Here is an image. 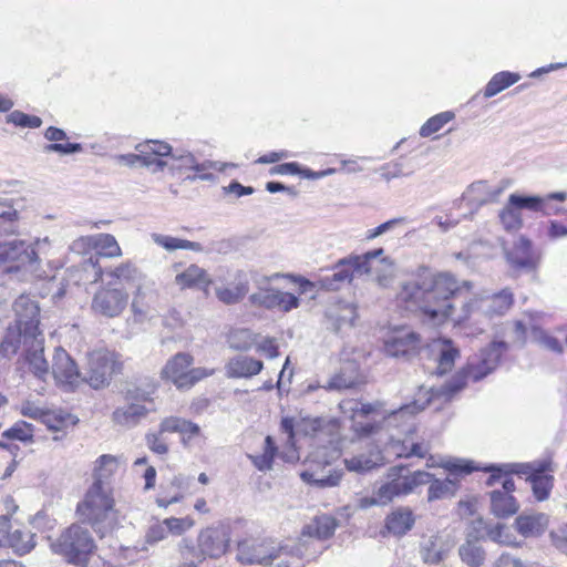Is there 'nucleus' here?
<instances>
[{"instance_id":"obj_1","label":"nucleus","mask_w":567,"mask_h":567,"mask_svg":"<svg viewBox=\"0 0 567 567\" xmlns=\"http://www.w3.org/2000/svg\"><path fill=\"white\" fill-rule=\"evenodd\" d=\"M472 288L471 281L458 285L451 274L435 275L423 269L401 284L396 302L409 311L420 312L433 326L450 319L455 324L475 327L483 332L494 318L504 316L512 308L514 295L507 288L494 295H475L456 309L451 299Z\"/></svg>"},{"instance_id":"obj_2","label":"nucleus","mask_w":567,"mask_h":567,"mask_svg":"<svg viewBox=\"0 0 567 567\" xmlns=\"http://www.w3.org/2000/svg\"><path fill=\"white\" fill-rule=\"evenodd\" d=\"M508 344L504 341H492L487 347L483 348L478 353L472 355L466 365L458 371L453 378L441 388H431L427 392L423 393L420 390L419 398L411 404H406L395 411L390 417L389 423H394L399 420H405L404 429L402 430L405 436L392 440L389 449L398 457H425L430 451V445L424 441H415L413 434L415 425L412 422L413 415L426 408L431 400L435 396L450 400L454 394L461 391L468 381L477 382L489 373L495 371L498 367L502 355L507 351Z\"/></svg>"},{"instance_id":"obj_3","label":"nucleus","mask_w":567,"mask_h":567,"mask_svg":"<svg viewBox=\"0 0 567 567\" xmlns=\"http://www.w3.org/2000/svg\"><path fill=\"white\" fill-rule=\"evenodd\" d=\"M49 245L48 238L37 239L33 244L19 239L0 243V267L10 274H18L21 280H52L58 267L49 261L43 268L39 257Z\"/></svg>"},{"instance_id":"obj_4","label":"nucleus","mask_w":567,"mask_h":567,"mask_svg":"<svg viewBox=\"0 0 567 567\" xmlns=\"http://www.w3.org/2000/svg\"><path fill=\"white\" fill-rule=\"evenodd\" d=\"M76 513L83 522L104 535L113 529L117 520V511L112 485L93 482L76 506Z\"/></svg>"},{"instance_id":"obj_5","label":"nucleus","mask_w":567,"mask_h":567,"mask_svg":"<svg viewBox=\"0 0 567 567\" xmlns=\"http://www.w3.org/2000/svg\"><path fill=\"white\" fill-rule=\"evenodd\" d=\"M16 315L14 324L9 326L0 343V354L4 358L13 357L20 349L21 340L40 336V308L29 296L21 295L13 302Z\"/></svg>"},{"instance_id":"obj_6","label":"nucleus","mask_w":567,"mask_h":567,"mask_svg":"<svg viewBox=\"0 0 567 567\" xmlns=\"http://www.w3.org/2000/svg\"><path fill=\"white\" fill-rule=\"evenodd\" d=\"M53 549L70 564L86 567L89 558L95 549V542L86 526L72 524L61 533L53 544Z\"/></svg>"},{"instance_id":"obj_7","label":"nucleus","mask_w":567,"mask_h":567,"mask_svg":"<svg viewBox=\"0 0 567 567\" xmlns=\"http://www.w3.org/2000/svg\"><path fill=\"white\" fill-rule=\"evenodd\" d=\"M154 410L151 392L130 388L124 394V404L113 411L112 421L120 427L133 429Z\"/></svg>"},{"instance_id":"obj_8","label":"nucleus","mask_w":567,"mask_h":567,"mask_svg":"<svg viewBox=\"0 0 567 567\" xmlns=\"http://www.w3.org/2000/svg\"><path fill=\"white\" fill-rule=\"evenodd\" d=\"M499 471L526 475L532 484V489L537 501H545L549 497L554 486L553 473L555 472L551 460L545 458L530 463H512L499 467Z\"/></svg>"},{"instance_id":"obj_9","label":"nucleus","mask_w":567,"mask_h":567,"mask_svg":"<svg viewBox=\"0 0 567 567\" xmlns=\"http://www.w3.org/2000/svg\"><path fill=\"white\" fill-rule=\"evenodd\" d=\"M122 369L118 354L109 350H95L87 355V365L83 383L99 390L109 385L113 374Z\"/></svg>"},{"instance_id":"obj_10","label":"nucleus","mask_w":567,"mask_h":567,"mask_svg":"<svg viewBox=\"0 0 567 567\" xmlns=\"http://www.w3.org/2000/svg\"><path fill=\"white\" fill-rule=\"evenodd\" d=\"M429 477L424 471L410 473L405 466H393L388 471L386 482L378 489L388 505L395 497L408 495L417 486L425 485Z\"/></svg>"},{"instance_id":"obj_11","label":"nucleus","mask_w":567,"mask_h":567,"mask_svg":"<svg viewBox=\"0 0 567 567\" xmlns=\"http://www.w3.org/2000/svg\"><path fill=\"white\" fill-rule=\"evenodd\" d=\"M336 527V519L327 515L318 516L306 525L296 547L298 557L307 560L316 558L323 549L322 546L316 547V540L330 538L334 534Z\"/></svg>"},{"instance_id":"obj_12","label":"nucleus","mask_w":567,"mask_h":567,"mask_svg":"<svg viewBox=\"0 0 567 567\" xmlns=\"http://www.w3.org/2000/svg\"><path fill=\"white\" fill-rule=\"evenodd\" d=\"M128 303V293L121 288L102 287L92 298L91 309L105 318L120 317Z\"/></svg>"},{"instance_id":"obj_13","label":"nucleus","mask_w":567,"mask_h":567,"mask_svg":"<svg viewBox=\"0 0 567 567\" xmlns=\"http://www.w3.org/2000/svg\"><path fill=\"white\" fill-rule=\"evenodd\" d=\"M51 374L56 384L68 392H72L83 384V377L75 362L62 348H56L54 351Z\"/></svg>"},{"instance_id":"obj_14","label":"nucleus","mask_w":567,"mask_h":567,"mask_svg":"<svg viewBox=\"0 0 567 567\" xmlns=\"http://www.w3.org/2000/svg\"><path fill=\"white\" fill-rule=\"evenodd\" d=\"M280 549L267 538H246L238 543L237 559L241 564H265L280 557Z\"/></svg>"},{"instance_id":"obj_15","label":"nucleus","mask_w":567,"mask_h":567,"mask_svg":"<svg viewBox=\"0 0 567 567\" xmlns=\"http://www.w3.org/2000/svg\"><path fill=\"white\" fill-rule=\"evenodd\" d=\"M280 430L286 434V443L289 445V452L285 453L282 457L287 462H292L297 456L293 449V437L296 434H303L306 436H318L324 432V421L322 419H302L295 423L291 417H284L280 423Z\"/></svg>"},{"instance_id":"obj_16","label":"nucleus","mask_w":567,"mask_h":567,"mask_svg":"<svg viewBox=\"0 0 567 567\" xmlns=\"http://www.w3.org/2000/svg\"><path fill=\"white\" fill-rule=\"evenodd\" d=\"M43 334L28 337L21 340L20 348L23 349V359L29 370L40 380L50 375V367L44 358Z\"/></svg>"},{"instance_id":"obj_17","label":"nucleus","mask_w":567,"mask_h":567,"mask_svg":"<svg viewBox=\"0 0 567 567\" xmlns=\"http://www.w3.org/2000/svg\"><path fill=\"white\" fill-rule=\"evenodd\" d=\"M229 545V535L224 527H206L197 537V557L218 558L223 556Z\"/></svg>"},{"instance_id":"obj_18","label":"nucleus","mask_w":567,"mask_h":567,"mask_svg":"<svg viewBox=\"0 0 567 567\" xmlns=\"http://www.w3.org/2000/svg\"><path fill=\"white\" fill-rule=\"evenodd\" d=\"M252 306L264 307L269 310L289 312L299 307V298L290 292L270 289L268 291H256L249 296Z\"/></svg>"},{"instance_id":"obj_19","label":"nucleus","mask_w":567,"mask_h":567,"mask_svg":"<svg viewBox=\"0 0 567 567\" xmlns=\"http://www.w3.org/2000/svg\"><path fill=\"white\" fill-rule=\"evenodd\" d=\"M339 409L353 421L351 429L358 437H368L377 433L378 425L375 423L357 421L358 416H367L374 411L372 404L360 403L355 400H343L340 402Z\"/></svg>"},{"instance_id":"obj_20","label":"nucleus","mask_w":567,"mask_h":567,"mask_svg":"<svg viewBox=\"0 0 567 567\" xmlns=\"http://www.w3.org/2000/svg\"><path fill=\"white\" fill-rule=\"evenodd\" d=\"M505 257L509 266L515 270L532 271L537 267L539 256L533 249L532 241L519 237L512 249L504 248Z\"/></svg>"},{"instance_id":"obj_21","label":"nucleus","mask_w":567,"mask_h":567,"mask_svg":"<svg viewBox=\"0 0 567 567\" xmlns=\"http://www.w3.org/2000/svg\"><path fill=\"white\" fill-rule=\"evenodd\" d=\"M131 309L135 320L142 321L150 316L151 310L156 301L157 295L155 285L148 280L146 276L135 284Z\"/></svg>"},{"instance_id":"obj_22","label":"nucleus","mask_w":567,"mask_h":567,"mask_svg":"<svg viewBox=\"0 0 567 567\" xmlns=\"http://www.w3.org/2000/svg\"><path fill=\"white\" fill-rule=\"evenodd\" d=\"M419 336L406 329L395 330L384 339V352L390 357H404L414 352L419 347Z\"/></svg>"},{"instance_id":"obj_23","label":"nucleus","mask_w":567,"mask_h":567,"mask_svg":"<svg viewBox=\"0 0 567 567\" xmlns=\"http://www.w3.org/2000/svg\"><path fill=\"white\" fill-rule=\"evenodd\" d=\"M174 164L172 165L173 169H192L198 173L197 176L188 177V179H196L197 177L202 181H210L213 179V174L208 173L207 171L210 168L216 167V163H213L210 161H205L203 163H199L197 158L188 151L186 150H173L172 153L168 155Z\"/></svg>"},{"instance_id":"obj_24","label":"nucleus","mask_w":567,"mask_h":567,"mask_svg":"<svg viewBox=\"0 0 567 567\" xmlns=\"http://www.w3.org/2000/svg\"><path fill=\"white\" fill-rule=\"evenodd\" d=\"M193 362V355L186 352H178L162 369V378L171 381L176 388L184 389L187 372Z\"/></svg>"},{"instance_id":"obj_25","label":"nucleus","mask_w":567,"mask_h":567,"mask_svg":"<svg viewBox=\"0 0 567 567\" xmlns=\"http://www.w3.org/2000/svg\"><path fill=\"white\" fill-rule=\"evenodd\" d=\"M504 189L505 186L503 185H491L486 181H477L467 187L463 194V199L480 207L496 202Z\"/></svg>"},{"instance_id":"obj_26","label":"nucleus","mask_w":567,"mask_h":567,"mask_svg":"<svg viewBox=\"0 0 567 567\" xmlns=\"http://www.w3.org/2000/svg\"><path fill=\"white\" fill-rule=\"evenodd\" d=\"M346 258L353 277L370 274L374 269L377 260L389 267L393 266L391 259L384 256L383 248L373 249L362 255H349Z\"/></svg>"},{"instance_id":"obj_27","label":"nucleus","mask_w":567,"mask_h":567,"mask_svg":"<svg viewBox=\"0 0 567 567\" xmlns=\"http://www.w3.org/2000/svg\"><path fill=\"white\" fill-rule=\"evenodd\" d=\"M264 363L245 354H238L229 359L225 365L227 378L230 379H249L260 373Z\"/></svg>"},{"instance_id":"obj_28","label":"nucleus","mask_w":567,"mask_h":567,"mask_svg":"<svg viewBox=\"0 0 567 567\" xmlns=\"http://www.w3.org/2000/svg\"><path fill=\"white\" fill-rule=\"evenodd\" d=\"M333 274L321 277L318 285L321 289L337 291L347 284H351L353 276L347 258L339 259L332 267Z\"/></svg>"},{"instance_id":"obj_29","label":"nucleus","mask_w":567,"mask_h":567,"mask_svg":"<svg viewBox=\"0 0 567 567\" xmlns=\"http://www.w3.org/2000/svg\"><path fill=\"white\" fill-rule=\"evenodd\" d=\"M548 518L545 514H522L514 523L516 530L524 537H538L547 528Z\"/></svg>"},{"instance_id":"obj_30","label":"nucleus","mask_w":567,"mask_h":567,"mask_svg":"<svg viewBox=\"0 0 567 567\" xmlns=\"http://www.w3.org/2000/svg\"><path fill=\"white\" fill-rule=\"evenodd\" d=\"M249 291L248 279L243 272H238L231 286H218L215 288L216 297L226 305L239 302Z\"/></svg>"},{"instance_id":"obj_31","label":"nucleus","mask_w":567,"mask_h":567,"mask_svg":"<svg viewBox=\"0 0 567 567\" xmlns=\"http://www.w3.org/2000/svg\"><path fill=\"white\" fill-rule=\"evenodd\" d=\"M458 556L468 567H482L486 560V551L478 543L467 534L465 542L458 547Z\"/></svg>"},{"instance_id":"obj_32","label":"nucleus","mask_w":567,"mask_h":567,"mask_svg":"<svg viewBox=\"0 0 567 567\" xmlns=\"http://www.w3.org/2000/svg\"><path fill=\"white\" fill-rule=\"evenodd\" d=\"M414 525V516L410 508L399 507L386 516L385 527L389 533L402 536Z\"/></svg>"},{"instance_id":"obj_33","label":"nucleus","mask_w":567,"mask_h":567,"mask_svg":"<svg viewBox=\"0 0 567 567\" xmlns=\"http://www.w3.org/2000/svg\"><path fill=\"white\" fill-rule=\"evenodd\" d=\"M135 148L140 152L142 167L151 166V162L156 156L166 157L172 153V146L168 143L157 140L140 143Z\"/></svg>"},{"instance_id":"obj_34","label":"nucleus","mask_w":567,"mask_h":567,"mask_svg":"<svg viewBox=\"0 0 567 567\" xmlns=\"http://www.w3.org/2000/svg\"><path fill=\"white\" fill-rule=\"evenodd\" d=\"M358 382L359 367L355 362H349L323 388L327 390H344L353 388Z\"/></svg>"},{"instance_id":"obj_35","label":"nucleus","mask_w":567,"mask_h":567,"mask_svg":"<svg viewBox=\"0 0 567 567\" xmlns=\"http://www.w3.org/2000/svg\"><path fill=\"white\" fill-rule=\"evenodd\" d=\"M429 481L425 484H429L427 491V501L433 502L436 499H443L447 497H452L457 489V480L446 477L444 480L435 478L433 474L427 473Z\"/></svg>"},{"instance_id":"obj_36","label":"nucleus","mask_w":567,"mask_h":567,"mask_svg":"<svg viewBox=\"0 0 567 567\" xmlns=\"http://www.w3.org/2000/svg\"><path fill=\"white\" fill-rule=\"evenodd\" d=\"M449 551L450 546L439 536L430 537L421 549L423 561L431 565H435L444 560Z\"/></svg>"},{"instance_id":"obj_37","label":"nucleus","mask_w":567,"mask_h":567,"mask_svg":"<svg viewBox=\"0 0 567 567\" xmlns=\"http://www.w3.org/2000/svg\"><path fill=\"white\" fill-rule=\"evenodd\" d=\"M175 284L181 289H186L208 285L209 279L203 268L197 265H190L184 271L175 276Z\"/></svg>"},{"instance_id":"obj_38","label":"nucleus","mask_w":567,"mask_h":567,"mask_svg":"<svg viewBox=\"0 0 567 567\" xmlns=\"http://www.w3.org/2000/svg\"><path fill=\"white\" fill-rule=\"evenodd\" d=\"M491 508L497 517H507L518 511V505L512 494L493 491L491 493Z\"/></svg>"},{"instance_id":"obj_39","label":"nucleus","mask_w":567,"mask_h":567,"mask_svg":"<svg viewBox=\"0 0 567 567\" xmlns=\"http://www.w3.org/2000/svg\"><path fill=\"white\" fill-rule=\"evenodd\" d=\"M520 80V75L515 72L502 71L492 76L484 89V97L489 99L512 86Z\"/></svg>"},{"instance_id":"obj_40","label":"nucleus","mask_w":567,"mask_h":567,"mask_svg":"<svg viewBox=\"0 0 567 567\" xmlns=\"http://www.w3.org/2000/svg\"><path fill=\"white\" fill-rule=\"evenodd\" d=\"M106 275L120 284H133L141 281L145 276L133 262L125 261L111 268Z\"/></svg>"},{"instance_id":"obj_41","label":"nucleus","mask_w":567,"mask_h":567,"mask_svg":"<svg viewBox=\"0 0 567 567\" xmlns=\"http://www.w3.org/2000/svg\"><path fill=\"white\" fill-rule=\"evenodd\" d=\"M118 468V460L117 457L104 454L100 456L95 462L94 473H93V482L101 481L104 485H111V477Z\"/></svg>"},{"instance_id":"obj_42","label":"nucleus","mask_w":567,"mask_h":567,"mask_svg":"<svg viewBox=\"0 0 567 567\" xmlns=\"http://www.w3.org/2000/svg\"><path fill=\"white\" fill-rule=\"evenodd\" d=\"M382 463L379 451L370 452L368 455L360 454L344 460V465L350 472L364 473Z\"/></svg>"},{"instance_id":"obj_43","label":"nucleus","mask_w":567,"mask_h":567,"mask_svg":"<svg viewBox=\"0 0 567 567\" xmlns=\"http://www.w3.org/2000/svg\"><path fill=\"white\" fill-rule=\"evenodd\" d=\"M427 467L440 466L447 470L451 475L456 474H470L473 471H477L478 466H475L472 461L461 460V458H446L440 460L436 462L434 456H430L426 461Z\"/></svg>"},{"instance_id":"obj_44","label":"nucleus","mask_w":567,"mask_h":567,"mask_svg":"<svg viewBox=\"0 0 567 567\" xmlns=\"http://www.w3.org/2000/svg\"><path fill=\"white\" fill-rule=\"evenodd\" d=\"M458 357L460 351L451 340L440 341L436 373L442 375L451 371L454 367L456 358Z\"/></svg>"},{"instance_id":"obj_45","label":"nucleus","mask_w":567,"mask_h":567,"mask_svg":"<svg viewBox=\"0 0 567 567\" xmlns=\"http://www.w3.org/2000/svg\"><path fill=\"white\" fill-rule=\"evenodd\" d=\"M76 419L62 410H45L42 423L47 425V427L54 432H62L68 426L74 425L76 423Z\"/></svg>"},{"instance_id":"obj_46","label":"nucleus","mask_w":567,"mask_h":567,"mask_svg":"<svg viewBox=\"0 0 567 567\" xmlns=\"http://www.w3.org/2000/svg\"><path fill=\"white\" fill-rule=\"evenodd\" d=\"M342 473L334 471L328 475L323 474L322 471L306 470L300 473V477L303 482L318 486V487H332L339 484Z\"/></svg>"},{"instance_id":"obj_47","label":"nucleus","mask_w":567,"mask_h":567,"mask_svg":"<svg viewBox=\"0 0 567 567\" xmlns=\"http://www.w3.org/2000/svg\"><path fill=\"white\" fill-rule=\"evenodd\" d=\"M94 251H96L97 255L106 258H115L122 256V249L115 237L111 234L95 235Z\"/></svg>"},{"instance_id":"obj_48","label":"nucleus","mask_w":567,"mask_h":567,"mask_svg":"<svg viewBox=\"0 0 567 567\" xmlns=\"http://www.w3.org/2000/svg\"><path fill=\"white\" fill-rule=\"evenodd\" d=\"M505 464L501 465H491L488 467H478L477 471H486L491 472V476L487 480V485L493 486L498 481L502 483V489H498L499 492H506L508 494H512L515 491V483L514 480L509 476V474H513L514 472H505L499 471V467H503Z\"/></svg>"},{"instance_id":"obj_49","label":"nucleus","mask_w":567,"mask_h":567,"mask_svg":"<svg viewBox=\"0 0 567 567\" xmlns=\"http://www.w3.org/2000/svg\"><path fill=\"white\" fill-rule=\"evenodd\" d=\"M330 317L336 321L337 329L344 326L351 327L358 318L357 307L353 303H339L330 311Z\"/></svg>"},{"instance_id":"obj_50","label":"nucleus","mask_w":567,"mask_h":567,"mask_svg":"<svg viewBox=\"0 0 567 567\" xmlns=\"http://www.w3.org/2000/svg\"><path fill=\"white\" fill-rule=\"evenodd\" d=\"M494 247L485 240L474 241L465 251L455 254V258L468 261L472 258H491L494 256Z\"/></svg>"},{"instance_id":"obj_51","label":"nucleus","mask_w":567,"mask_h":567,"mask_svg":"<svg viewBox=\"0 0 567 567\" xmlns=\"http://www.w3.org/2000/svg\"><path fill=\"white\" fill-rule=\"evenodd\" d=\"M454 118V113L445 111L430 117L420 128V135L422 137H430L437 133L444 125Z\"/></svg>"},{"instance_id":"obj_52","label":"nucleus","mask_w":567,"mask_h":567,"mask_svg":"<svg viewBox=\"0 0 567 567\" xmlns=\"http://www.w3.org/2000/svg\"><path fill=\"white\" fill-rule=\"evenodd\" d=\"M8 544L20 556L28 554L34 547L32 535L18 529L9 534Z\"/></svg>"},{"instance_id":"obj_53","label":"nucleus","mask_w":567,"mask_h":567,"mask_svg":"<svg viewBox=\"0 0 567 567\" xmlns=\"http://www.w3.org/2000/svg\"><path fill=\"white\" fill-rule=\"evenodd\" d=\"M34 427L25 421L16 422L10 429L3 432V436L10 440L21 442H31L33 439Z\"/></svg>"},{"instance_id":"obj_54","label":"nucleus","mask_w":567,"mask_h":567,"mask_svg":"<svg viewBox=\"0 0 567 567\" xmlns=\"http://www.w3.org/2000/svg\"><path fill=\"white\" fill-rule=\"evenodd\" d=\"M228 343L235 350H249L254 344L252 333L248 329H234L228 334Z\"/></svg>"},{"instance_id":"obj_55","label":"nucleus","mask_w":567,"mask_h":567,"mask_svg":"<svg viewBox=\"0 0 567 567\" xmlns=\"http://www.w3.org/2000/svg\"><path fill=\"white\" fill-rule=\"evenodd\" d=\"M499 220L503 227L511 231L517 230L522 226V215L519 210L509 202L499 213Z\"/></svg>"},{"instance_id":"obj_56","label":"nucleus","mask_w":567,"mask_h":567,"mask_svg":"<svg viewBox=\"0 0 567 567\" xmlns=\"http://www.w3.org/2000/svg\"><path fill=\"white\" fill-rule=\"evenodd\" d=\"M167 526L168 535L182 536L195 526V520L190 516L168 517L164 519Z\"/></svg>"},{"instance_id":"obj_57","label":"nucleus","mask_w":567,"mask_h":567,"mask_svg":"<svg viewBox=\"0 0 567 567\" xmlns=\"http://www.w3.org/2000/svg\"><path fill=\"white\" fill-rule=\"evenodd\" d=\"M508 199L509 203L514 205L518 210L526 208L533 212H539L544 204V198L540 196H520L517 194H512Z\"/></svg>"},{"instance_id":"obj_58","label":"nucleus","mask_w":567,"mask_h":567,"mask_svg":"<svg viewBox=\"0 0 567 567\" xmlns=\"http://www.w3.org/2000/svg\"><path fill=\"white\" fill-rule=\"evenodd\" d=\"M532 334L534 340L543 348L557 353L563 352V346L556 337L550 336L536 327L532 328Z\"/></svg>"},{"instance_id":"obj_59","label":"nucleus","mask_w":567,"mask_h":567,"mask_svg":"<svg viewBox=\"0 0 567 567\" xmlns=\"http://www.w3.org/2000/svg\"><path fill=\"white\" fill-rule=\"evenodd\" d=\"M7 122L16 126L37 128L42 124V120L37 115H29L21 111H13L7 116Z\"/></svg>"},{"instance_id":"obj_60","label":"nucleus","mask_w":567,"mask_h":567,"mask_svg":"<svg viewBox=\"0 0 567 567\" xmlns=\"http://www.w3.org/2000/svg\"><path fill=\"white\" fill-rule=\"evenodd\" d=\"M168 536V530L166 524L163 520H155L150 524L146 533H145V542L148 545H155L162 540H164Z\"/></svg>"},{"instance_id":"obj_61","label":"nucleus","mask_w":567,"mask_h":567,"mask_svg":"<svg viewBox=\"0 0 567 567\" xmlns=\"http://www.w3.org/2000/svg\"><path fill=\"white\" fill-rule=\"evenodd\" d=\"M279 278H286V274L275 272L271 275H262L258 271L251 272V280L257 288V291H268L272 289L270 284Z\"/></svg>"},{"instance_id":"obj_62","label":"nucleus","mask_w":567,"mask_h":567,"mask_svg":"<svg viewBox=\"0 0 567 567\" xmlns=\"http://www.w3.org/2000/svg\"><path fill=\"white\" fill-rule=\"evenodd\" d=\"M163 434L164 433H161L158 430V432L147 433L145 436L147 447L158 455H165L168 452V446Z\"/></svg>"},{"instance_id":"obj_63","label":"nucleus","mask_w":567,"mask_h":567,"mask_svg":"<svg viewBox=\"0 0 567 567\" xmlns=\"http://www.w3.org/2000/svg\"><path fill=\"white\" fill-rule=\"evenodd\" d=\"M505 525L497 523L495 525H491L489 528L486 529L485 535L486 538L491 540L502 544V545H511V536L504 532Z\"/></svg>"},{"instance_id":"obj_64","label":"nucleus","mask_w":567,"mask_h":567,"mask_svg":"<svg viewBox=\"0 0 567 567\" xmlns=\"http://www.w3.org/2000/svg\"><path fill=\"white\" fill-rule=\"evenodd\" d=\"M95 235L81 236L72 241L70 248L73 252L85 255L94 250Z\"/></svg>"}]
</instances>
